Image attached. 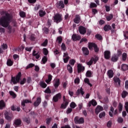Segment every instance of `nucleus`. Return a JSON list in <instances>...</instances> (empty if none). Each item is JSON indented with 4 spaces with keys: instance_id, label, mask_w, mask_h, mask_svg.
<instances>
[{
    "instance_id": "nucleus-1",
    "label": "nucleus",
    "mask_w": 128,
    "mask_h": 128,
    "mask_svg": "<svg viewBox=\"0 0 128 128\" xmlns=\"http://www.w3.org/2000/svg\"><path fill=\"white\" fill-rule=\"evenodd\" d=\"M0 14L2 16L0 18V26H2L3 28H8V32L9 34L14 32V29H12V26H10V20H12L10 14L5 11L0 12Z\"/></svg>"
},
{
    "instance_id": "nucleus-2",
    "label": "nucleus",
    "mask_w": 128,
    "mask_h": 128,
    "mask_svg": "<svg viewBox=\"0 0 128 128\" xmlns=\"http://www.w3.org/2000/svg\"><path fill=\"white\" fill-rule=\"evenodd\" d=\"M22 78V72H18L16 76H12L11 78L10 84H18Z\"/></svg>"
},
{
    "instance_id": "nucleus-3",
    "label": "nucleus",
    "mask_w": 128,
    "mask_h": 128,
    "mask_svg": "<svg viewBox=\"0 0 128 128\" xmlns=\"http://www.w3.org/2000/svg\"><path fill=\"white\" fill-rule=\"evenodd\" d=\"M54 22L56 24H58L62 20V14H56L54 16Z\"/></svg>"
},
{
    "instance_id": "nucleus-4",
    "label": "nucleus",
    "mask_w": 128,
    "mask_h": 128,
    "mask_svg": "<svg viewBox=\"0 0 128 128\" xmlns=\"http://www.w3.org/2000/svg\"><path fill=\"white\" fill-rule=\"evenodd\" d=\"M85 68L82 66V64H78L77 65V72L78 74H80V72H84Z\"/></svg>"
},
{
    "instance_id": "nucleus-5",
    "label": "nucleus",
    "mask_w": 128,
    "mask_h": 128,
    "mask_svg": "<svg viewBox=\"0 0 128 128\" xmlns=\"http://www.w3.org/2000/svg\"><path fill=\"white\" fill-rule=\"evenodd\" d=\"M74 122L75 124H82L84 122V119L83 118H78V117L76 116L74 119Z\"/></svg>"
},
{
    "instance_id": "nucleus-6",
    "label": "nucleus",
    "mask_w": 128,
    "mask_h": 128,
    "mask_svg": "<svg viewBox=\"0 0 128 128\" xmlns=\"http://www.w3.org/2000/svg\"><path fill=\"white\" fill-rule=\"evenodd\" d=\"M98 60V57H94V58H91L90 60L87 62V64L88 66H92V64L93 62L94 64H96V62Z\"/></svg>"
},
{
    "instance_id": "nucleus-7",
    "label": "nucleus",
    "mask_w": 128,
    "mask_h": 128,
    "mask_svg": "<svg viewBox=\"0 0 128 128\" xmlns=\"http://www.w3.org/2000/svg\"><path fill=\"white\" fill-rule=\"evenodd\" d=\"M5 118L7 120H12V118H14V116L12 114H9L8 112H5L4 113Z\"/></svg>"
},
{
    "instance_id": "nucleus-8",
    "label": "nucleus",
    "mask_w": 128,
    "mask_h": 128,
    "mask_svg": "<svg viewBox=\"0 0 128 128\" xmlns=\"http://www.w3.org/2000/svg\"><path fill=\"white\" fill-rule=\"evenodd\" d=\"M60 98H62V94H60V93H58L53 97L52 100L54 102H58V100H60Z\"/></svg>"
},
{
    "instance_id": "nucleus-9",
    "label": "nucleus",
    "mask_w": 128,
    "mask_h": 128,
    "mask_svg": "<svg viewBox=\"0 0 128 128\" xmlns=\"http://www.w3.org/2000/svg\"><path fill=\"white\" fill-rule=\"evenodd\" d=\"M63 60L64 64H66L70 60V56H68V52H64L63 56Z\"/></svg>"
},
{
    "instance_id": "nucleus-10",
    "label": "nucleus",
    "mask_w": 128,
    "mask_h": 128,
    "mask_svg": "<svg viewBox=\"0 0 128 128\" xmlns=\"http://www.w3.org/2000/svg\"><path fill=\"white\" fill-rule=\"evenodd\" d=\"M78 30L80 34H84L86 32V28H84V26H80Z\"/></svg>"
},
{
    "instance_id": "nucleus-11",
    "label": "nucleus",
    "mask_w": 128,
    "mask_h": 128,
    "mask_svg": "<svg viewBox=\"0 0 128 128\" xmlns=\"http://www.w3.org/2000/svg\"><path fill=\"white\" fill-rule=\"evenodd\" d=\"M104 57L106 60H110V52L109 50L104 51Z\"/></svg>"
},
{
    "instance_id": "nucleus-12",
    "label": "nucleus",
    "mask_w": 128,
    "mask_h": 128,
    "mask_svg": "<svg viewBox=\"0 0 128 128\" xmlns=\"http://www.w3.org/2000/svg\"><path fill=\"white\" fill-rule=\"evenodd\" d=\"M53 84L55 88H58V86H60V79L59 78L55 79L53 82Z\"/></svg>"
},
{
    "instance_id": "nucleus-13",
    "label": "nucleus",
    "mask_w": 128,
    "mask_h": 128,
    "mask_svg": "<svg viewBox=\"0 0 128 128\" xmlns=\"http://www.w3.org/2000/svg\"><path fill=\"white\" fill-rule=\"evenodd\" d=\"M32 56H35L36 60H38L40 58V52H36V50H34L32 52Z\"/></svg>"
},
{
    "instance_id": "nucleus-14",
    "label": "nucleus",
    "mask_w": 128,
    "mask_h": 128,
    "mask_svg": "<svg viewBox=\"0 0 128 128\" xmlns=\"http://www.w3.org/2000/svg\"><path fill=\"white\" fill-rule=\"evenodd\" d=\"M114 80L116 84V87L118 88V86H120V78L118 77H114Z\"/></svg>"
},
{
    "instance_id": "nucleus-15",
    "label": "nucleus",
    "mask_w": 128,
    "mask_h": 128,
    "mask_svg": "<svg viewBox=\"0 0 128 128\" xmlns=\"http://www.w3.org/2000/svg\"><path fill=\"white\" fill-rule=\"evenodd\" d=\"M72 40H74V42H76V40H80L81 37L78 35H76V34H74L72 36Z\"/></svg>"
},
{
    "instance_id": "nucleus-16",
    "label": "nucleus",
    "mask_w": 128,
    "mask_h": 128,
    "mask_svg": "<svg viewBox=\"0 0 128 128\" xmlns=\"http://www.w3.org/2000/svg\"><path fill=\"white\" fill-rule=\"evenodd\" d=\"M74 22L75 24H80V16L78 14L76 15L75 18L74 20Z\"/></svg>"
},
{
    "instance_id": "nucleus-17",
    "label": "nucleus",
    "mask_w": 128,
    "mask_h": 128,
    "mask_svg": "<svg viewBox=\"0 0 128 128\" xmlns=\"http://www.w3.org/2000/svg\"><path fill=\"white\" fill-rule=\"evenodd\" d=\"M102 110H104V108L100 106H98L95 110V112L96 114H98V113Z\"/></svg>"
},
{
    "instance_id": "nucleus-18",
    "label": "nucleus",
    "mask_w": 128,
    "mask_h": 128,
    "mask_svg": "<svg viewBox=\"0 0 128 128\" xmlns=\"http://www.w3.org/2000/svg\"><path fill=\"white\" fill-rule=\"evenodd\" d=\"M92 104L94 106H96V104H98V103L96 102V100H92L91 101H90L88 102V106H92Z\"/></svg>"
},
{
    "instance_id": "nucleus-19",
    "label": "nucleus",
    "mask_w": 128,
    "mask_h": 128,
    "mask_svg": "<svg viewBox=\"0 0 128 128\" xmlns=\"http://www.w3.org/2000/svg\"><path fill=\"white\" fill-rule=\"evenodd\" d=\"M40 102H42V99L38 97L37 98L36 101L34 102V106H38Z\"/></svg>"
},
{
    "instance_id": "nucleus-20",
    "label": "nucleus",
    "mask_w": 128,
    "mask_h": 128,
    "mask_svg": "<svg viewBox=\"0 0 128 128\" xmlns=\"http://www.w3.org/2000/svg\"><path fill=\"white\" fill-rule=\"evenodd\" d=\"M96 46V45L94 43L89 42L88 48L89 50H94V47Z\"/></svg>"
},
{
    "instance_id": "nucleus-21",
    "label": "nucleus",
    "mask_w": 128,
    "mask_h": 128,
    "mask_svg": "<svg viewBox=\"0 0 128 128\" xmlns=\"http://www.w3.org/2000/svg\"><path fill=\"white\" fill-rule=\"evenodd\" d=\"M114 74V71H112V70H108L107 72V76H108L110 78H113Z\"/></svg>"
},
{
    "instance_id": "nucleus-22",
    "label": "nucleus",
    "mask_w": 128,
    "mask_h": 128,
    "mask_svg": "<svg viewBox=\"0 0 128 128\" xmlns=\"http://www.w3.org/2000/svg\"><path fill=\"white\" fill-rule=\"evenodd\" d=\"M76 94H77V96H78V94H82V96H84V89H82V88H81L80 89H78L76 92Z\"/></svg>"
},
{
    "instance_id": "nucleus-23",
    "label": "nucleus",
    "mask_w": 128,
    "mask_h": 128,
    "mask_svg": "<svg viewBox=\"0 0 128 128\" xmlns=\"http://www.w3.org/2000/svg\"><path fill=\"white\" fill-rule=\"evenodd\" d=\"M57 6L59 8H64V2L60 1L57 3Z\"/></svg>"
},
{
    "instance_id": "nucleus-24",
    "label": "nucleus",
    "mask_w": 128,
    "mask_h": 128,
    "mask_svg": "<svg viewBox=\"0 0 128 128\" xmlns=\"http://www.w3.org/2000/svg\"><path fill=\"white\" fill-rule=\"evenodd\" d=\"M82 50L84 54H85V56H88V54H90V51H88V49L86 48H82Z\"/></svg>"
},
{
    "instance_id": "nucleus-25",
    "label": "nucleus",
    "mask_w": 128,
    "mask_h": 128,
    "mask_svg": "<svg viewBox=\"0 0 128 128\" xmlns=\"http://www.w3.org/2000/svg\"><path fill=\"white\" fill-rule=\"evenodd\" d=\"M30 102H32V101L28 100H24L22 102L21 104L23 108H24L26 106V104H28Z\"/></svg>"
},
{
    "instance_id": "nucleus-26",
    "label": "nucleus",
    "mask_w": 128,
    "mask_h": 128,
    "mask_svg": "<svg viewBox=\"0 0 128 128\" xmlns=\"http://www.w3.org/2000/svg\"><path fill=\"white\" fill-rule=\"evenodd\" d=\"M52 80V76L51 74H49L48 76V79L46 80V82L48 84H50Z\"/></svg>"
},
{
    "instance_id": "nucleus-27",
    "label": "nucleus",
    "mask_w": 128,
    "mask_h": 128,
    "mask_svg": "<svg viewBox=\"0 0 128 128\" xmlns=\"http://www.w3.org/2000/svg\"><path fill=\"white\" fill-rule=\"evenodd\" d=\"M15 126H20L22 124V120L20 119H16L14 121Z\"/></svg>"
},
{
    "instance_id": "nucleus-28",
    "label": "nucleus",
    "mask_w": 128,
    "mask_h": 128,
    "mask_svg": "<svg viewBox=\"0 0 128 128\" xmlns=\"http://www.w3.org/2000/svg\"><path fill=\"white\" fill-rule=\"evenodd\" d=\"M6 64L8 66H12L14 64V60L10 59H8L7 60Z\"/></svg>"
},
{
    "instance_id": "nucleus-29",
    "label": "nucleus",
    "mask_w": 128,
    "mask_h": 128,
    "mask_svg": "<svg viewBox=\"0 0 128 128\" xmlns=\"http://www.w3.org/2000/svg\"><path fill=\"white\" fill-rule=\"evenodd\" d=\"M6 106V103L4 102V100H1L0 101V110H2L4 108H5Z\"/></svg>"
},
{
    "instance_id": "nucleus-30",
    "label": "nucleus",
    "mask_w": 128,
    "mask_h": 128,
    "mask_svg": "<svg viewBox=\"0 0 128 128\" xmlns=\"http://www.w3.org/2000/svg\"><path fill=\"white\" fill-rule=\"evenodd\" d=\"M92 72L90 70H88L86 72V78H92Z\"/></svg>"
},
{
    "instance_id": "nucleus-31",
    "label": "nucleus",
    "mask_w": 128,
    "mask_h": 128,
    "mask_svg": "<svg viewBox=\"0 0 128 128\" xmlns=\"http://www.w3.org/2000/svg\"><path fill=\"white\" fill-rule=\"evenodd\" d=\"M113 18H114V14H110L106 16V20H108V22H110V20H112Z\"/></svg>"
},
{
    "instance_id": "nucleus-32",
    "label": "nucleus",
    "mask_w": 128,
    "mask_h": 128,
    "mask_svg": "<svg viewBox=\"0 0 128 128\" xmlns=\"http://www.w3.org/2000/svg\"><path fill=\"white\" fill-rule=\"evenodd\" d=\"M46 13L45 12V11H44L42 10H40L39 11V16H40V18H42V16H46Z\"/></svg>"
},
{
    "instance_id": "nucleus-33",
    "label": "nucleus",
    "mask_w": 128,
    "mask_h": 128,
    "mask_svg": "<svg viewBox=\"0 0 128 128\" xmlns=\"http://www.w3.org/2000/svg\"><path fill=\"white\" fill-rule=\"evenodd\" d=\"M118 60V56H117L116 55H114L112 58V62H117Z\"/></svg>"
},
{
    "instance_id": "nucleus-34",
    "label": "nucleus",
    "mask_w": 128,
    "mask_h": 128,
    "mask_svg": "<svg viewBox=\"0 0 128 128\" xmlns=\"http://www.w3.org/2000/svg\"><path fill=\"white\" fill-rule=\"evenodd\" d=\"M40 86L41 88H46L48 86L44 82H41L40 84Z\"/></svg>"
},
{
    "instance_id": "nucleus-35",
    "label": "nucleus",
    "mask_w": 128,
    "mask_h": 128,
    "mask_svg": "<svg viewBox=\"0 0 128 128\" xmlns=\"http://www.w3.org/2000/svg\"><path fill=\"white\" fill-rule=\"evenodd\" d=\"M68 102H64L61 105L62 108H66V106H68Z\"/></svg>"
},
{
    "instance_id": "nucleus-36",
    "label": "nucleus",
    "mask_w": 128,
    "mask_h": 128,
    "mask_svg": "<svg viewBox=\"0 0 128 128\" xmlns=\"http://www.w3.org/2000/svg\"><path fill=\"white\" fill-rule=\"evenodd\" d=\"M84 82L85 84H88L90 86L92 87V84L90 82V80L88 78H85L84 79Z\"/></svg>"
},
{
    "instance_id": "nucleus-37",
    "label": "nucleus",
    "mask_w": 128,
    "mask_h": 128,
    "mask_svg": "<svg viewBox=\"0 0 128 128\" xmlns=\"http://www.w3.org/2000/svg\"><path fill=\"white\" fill-rule=\"evenodd\" d=\"M122 70H124V72L126 70H128V66L126 64H123L122 66Z\"/></svg>"
},
{
    "instance_id": "nucleus-38",
    "label": "nucleus",
    "mask_w": 128,
    "mask_h": 128,
    "mask_svg": "<svg viewBox=\"0 0 128 128\" xmlns=\"http://www.w3.org/2000/svg\"><path fill=\"white\" fill-rule=\"evenodd\" d=\"M104 30L105 32H108V30H110V25L106 24L104 26Z\"/></svg>"
},
{
    "instance_id": "nucleus-39",
    "label": "nucleus",
    "mask_w": 128,
    "mask_h": 128,
    "mask_svg": "<svg viewBox=\"0 0 128 128\" xmlns=\"http://www.w3.org/2000/svg\"><path fill=\"white\" fill-rule=\"evenodd\" d=\"M9 94H10V96H12L13 98H16V93H14V92L12 91H10Z\"/></svg>"
},
{
    "instance_id": "nucleus-40",
    "label": "nucleus",
    "mask_w": 128,
    "mask_h": 128,
    "mask_svg": "<svg viewBox=\"0 0 128 128\" xmlns=\"http://www.w3.org/2000/svg\"><path fill=\"white\" fill-rule=\"evenodd\" d=\"M67 69L68 70L70 74H72V68L70 66V65H67Z\"/></svg>"
},
{
    "instance_id": "nucleus-41",
    "label": "nucleus",
    "mask_w": 128,
    "mask_h": 128,
    "mask_svg": "<svg viewBox=\"0 0 128 128\" xmlns=\"http://www.w3.org/2000/svg\"><path fill=\"white\" fill-rule=\"evenodd\" d=\"M126 58H128V54L124 52L122 54V60H126Z\"/></svg>"
},
{
    "instance_id": "nucleus-42",
    "label": "nucleus",
    "mask_w": 128,
    "mask_h": 128,
    "mask_svg": "<svg viewBox=\"0 0 128 128\" xmlns=\"http://www.w3.org/2000/svg\"><path fill=\"white\" fill-rule=\"evenodd\" d=\"M48 62V58L46 56H44L42 58V62L43 64H44L46 62Z\"/></svg>"
},
{
    "instance_id": "nucleus-43",
    "label": "nucleus",
    "mask_w": 128,
    "mask_h": 128,
    "mask_svg": "<svg viewBox=\"0 0 128 128\" xmlns=\"http://www.w3.org/2000/svg\"><path fill=\"white\" fill-rule=\"evenodd\" d=\"M52 118H47L46 120V124H48V126H50V124L52 122Z\"/></svg>"
},
{
    "instance_id": "nucleus-44",
    "label": "nucleus",
    "mask_w": 128,
    "mask_h": 128,
    "mask_svg": "<svg viewBox=\"0 0 128 128\" xmlns=\"http://www.w3.org/2000/svg\"><path fill=\"white\" fill-rule=\"evenodd\" d=\"M128 92L126 91H123L122 94V96L123 98H124L126 96H128Z\"/></svg>"
},
{
    "instance_id": "nucleus-45",
    "label": "nucleus",
    "mask_w": 128,
    "mask_h": 128,
    "mask_svg": "<svg viewBox=\"0 0 128 128\" xmlns=\"http://www.w3.org/2000/svg\"><path fill=\"white\" fill-rule=\"evenodd\" d=\"M34 64L31 63L28 65L26 67V70H28V68H34Z\"/></svg>"
},
{
    "instance_id": "nucleus-46",
    "label": "nucleus",
    "mask_w": 128,
    "mask_h": 128,
    "mask_svg": "<svg viewBox=\"0 0 128 128\" xmlns=\"http://www.w3.org/2000/svg\"><path fill=\"white\" fill-rule=\"evenodd\" d=\"M104 116H106V112H104L100 113L99 114V118H104Z\"/></svg>"
},
{
    "instance_id": "nucleus-47",
    "label": "nucleus",
    "mask_w": 128,
    "mask_h": 128,
    "mask_svg": "<svg viewBox=\"0 0 128 128\" xmlns=\"http://www.w3.org/2000/svg\"><path fill=\"white\" fill-rule=\"evenodd\" d=\"M80 78L77 77L75 78L74 80V83L75 84H80Z\"/></svg>"
},
{
    "instance_id": "nucleus-48",
    "label": "nucleus",
    "mask_w": 128,
    "mask_h": 128,
    "mask_svg": "<svg viewBox=\"0 0 128 128\" xmlns=\"http://www.w3.org/2000/svg\"><path fill=\"white\" fill-rule=\"evenodd\" d=\"M43 53L44 56H48V50L46 48H43Z\"/></svg>"
},
{
    "instance_id": "nucleus-49",
    "label": "nucleus",
    "mask_w": 128,
    "mask_h": 128,
    "mask_svg": "<svg viewBox=\"0 0 128 128\" xmlns=\"http://www.w3.org/2000/svg\"><path fill=\"white\" fill-rule=\"evenodd\" d=\"M57 42H58L59 44H62V36H60L57 38Z\"/></svg>"
},
{
    "instance_id": "nucleus-50",
    "label": "nucleus",
    "mask_w": 128,
    "mask_h": 128,
    "mask_svg": "<svg viewBox=\"0 0 128 128\" xmlns=\"http://www.w3.org/2000/svg\"><path fill=\"white\" fill-rule=\"evenodd\" d=\"M20 16L21 18H26V12H24L21 11L20 12Z\"/></svg>"
},
{
    "instance_id": "nucleus-51",
    "label": "nucleus",
    "mask_w": 128,
    "mask_h": 128,
    "mask_svg": "<svg viewBox=\"0 0 128 128\" xmlns=\"http://www.w3.org/2000/svg\"><path fill=\"white\" fill-rule=\"evenodd\" d=\"M70 64L71 65V66H74V64H76V60H74V59H72V60H70V62H69Z\"/></svg>"
},
{
    "instance_id": "nucleus-52",
    "label": "nucleus",
    "mask_w": 128,
    "mask_h": 128,
    "mask_svg": "<svg viewBox=\"0 0 128 128\" xmlns=\"http://www.w3.org/2000/svg\"><path fill=\"white\" fill-rule=\"evenodd\" d=\"M118 108L119 110V112H121L122 111V103L119 104Z\"/></svg>"
},
{
    "instance_id": "nucleus-53",
    "label": "nucleus",
    "mask_w": 128,
    "mask_h": 128,
    "mask_svg": "<svg viewBox=\"0 0 128 128\" xmlns=\"http://www.w3.org/2000/svg\"><path fill=\"white\" fill-rule=\"evenodd\" d=\"M76 106V103H74V102H72L70 104V107L71 108H74Z\"/></svg>"
},
{
    "instance_id": "nucleus-54",
    "label": "nucleus",
    "mask_w": 128,
    "mask_h": 128,
    "mask_svg": "<svg viewBox=\"0 0 128 128\" xmlns=\"http://www.w3.org/2000/svg\"><path fill=\"white\" fill-rule=\"evenodd\" d=\"M96 6H98L96 4V3L91 2L90 4V8H96Z\"/></svg>"
},
{
    "instance_id": "nucleus-55",
    "label": "nucleus",
    "mask_w": 128,
    "mask_h": 128,
    "mask_svg": "<svg viewBox=\"0 0 128 128\" xmlns=\"http://www.w3.org/2000/svg\"><path fill=\"white\" fill-rule=\"evenodd\" d=\"M44 92L46 94H51L52 91L50 90V87H48L46 90L44 91Z\"/></svg>"
},
{
    "instance_id": "nucleus-56",
    "label": "nucleus",
    "mask_w": 128,
    "mask_h": 128,
    "mask_svg": "<svg viewBox=\"0 0 128 128\" xmlns=\"http://www.w3.org/2000/svg\"><path fill=\"white\" fill-rule=\"evenodd\" d=\"M41 46H48V40L46 39L44 42L41 44Z\"/></svg>"
},
{
    "instance_id": "nucleus-57",
    "label": "nucleus",
    "mask_w": 128,
    "mask_h": 128,
    "mask_svg": "<svg viewBox=\"0 0 128 128\" xmlns=\"http://www.w3.org/2000/svg\"><path fill=\"white\" fill-rule=\"evenodd\" d=\"M2 50H7L8 49V44H3L2 45Z\"/></svg>"
},
{
    "instance_id": "nucleus-58",
    "label": "nucleus",
    "mask_w": 128,
    "mask_h": 128,
    "mask_svg": "<svg viewBox=\"0 0 128 128\" xmlns=\"http://www.w3.org/2000/svg\"><path fill=\"white\" fill-rule=\"evenodd\" d=\"M24 121L25 122H26V124H30V118H24Z\"/></svg>"
},
{
    "instance_id": "nucleus-59",
    "label": "nucleus",
    "mask_w": 128,
    "mask_h": 128,
    "mask_svg": "<svg viewBox=\"0 0 128 128\" xmlns=\"http://www.w3.org/2000/svg\"><path fill=\"white\" fill-rule=\"evenodd\" d=\"M61 48L62 50H66V44L64 43L62 44Z\"/></svg>"
},
{
    "instance_id": "nucleus-60",
    "label": "nucleus",
    "mask_w": 128,
    "mask_h": 128,
    "mask_svg": "<svg viewBox=\"0 0 128 128\" xmlns=\"http://www.w3.org/2000/svg\"><path fill=\"white\" fill-rule=\"evenodd\" d=\"M95 36H96V38H97L98 40H102V37L100 34H96Z\"/></svg>"
},
{
    "instance_id": "nucleus-61",
    "label": "nucleus",
    "mask_w": 128,
    "mask_h": 128,
    "mask_svg": "<svg viewBox=\"0 0 128 128\" xmlns=\"http://www.w3.org/2000/svg\"><path fill=\"white\" fill-rule=\"evenodd\" d=\"M124 38H125V40H128V32H124Z\"/></svg>"
},
{
    "instance_id": "nucleus-62",
    "label": "nucleus",
    "mask_w": 128,
    "mask_h": 128,
    "mask_svg": "<svg viewBox=\"0 0 128 128\" xmlns=\"http://www.w3.org/2000/svg\"><path fill=\"white\" fill-rule=\"evenodd\" d=\"M72 112V108H68L67 110H66V113L67 114H70Z\"/></svg>"
},
{
    "instance_id": "nucleus-63",
    "label": "nucleus",
    "mask_w": 128,
    "mask_h": 128,
    "mask_svg": "<svg viewBox=\"0 0 128 128\" xmlns=\"http://www.w3.org/2000/svg\"><path fill=\"white\" fill-rule=\"evenodd\" d=\"M26 78H24L22 80H20V84H26Z\"/></svg>"
},
{
    "instance_id": "nucleus-64",
    "label": "nucleus",
    "mask_w": 128,
    "mask_h": 128,
    "mask_svg": "<svg viewBox=\"0 0 128 128\" xmlns=\"http://www.w3.org/2000/svg\"><path fill=\"white\" fill-rule=\"evenodd\" d=\"M124 108L126 112H128V102L125 103Z\"/></svg>"
}]
</instances>
